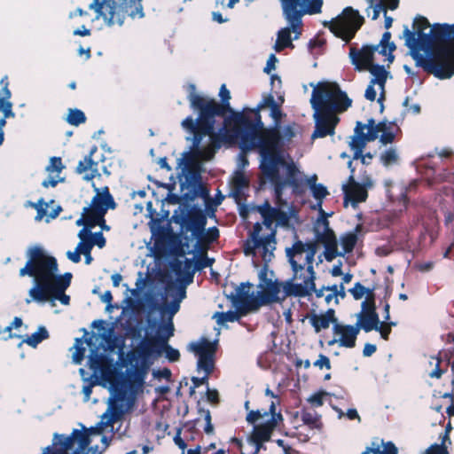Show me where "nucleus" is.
<instances>
[{"mask_svg":"<svg viewBox=\"0 0 454 454\" xmlns=\"http://www.w3.org/2000/svg\"><path fill=\"white\" fill-rule=\"evenodd\" d=\"M187 94L191 108L198 113V119L195 121L189 116L181 122L182 128L192 135L187 137L192 142L189 150L177 159V178L181 186L189 187L199 182L203 165L214 159L221 145L238 143L243 152L259 150L262 171L275 184L280 204L281 192L286 184L299 192V183L303 177L291 157L281 149L295 137L294 124L280 130L278 127L266 129L257 111L229 109L223 127L215 131V118L222 114V106L215 98L198 92L192 83L187 85ZM257 211L262 223L254 224L244 252L247 255H259L268 263L274 258L276 228L293 227L299 219L294 209L286 212L281 206L273 208L268 202L259 206Z\"/></svg>","mask_w":454,"mask_h":454,"instance_id":"nucleus-1","label":"nucleus"},{"mask_svg":"<svg viewBox=\"0 0 454 454\" xmlns=\"http://www.w3.org/2000/svg\"><path fill=\"white\" fill-rule=\"evenodd\" d=\"M417 67L440 80L454 76V24L430 25L424 17L403 27V36Z\"/></svg>","mask_w":454,"mask_h":454,"instance_id":"nucleus-2","label":"nucleus"},{"mask_svg":"<svg viewBox=\"0 0 454 454\" xmlns=\"http://www.w3.org/2000/svg\"><path fill=\"white\" fill-rule=\"evenodd\" d=\"M26 254L27 260L20 270V276H29L34 280L26 302H49L55 306L58 301L62 305H68L70 297L65 292L70 286L72 274H59L56 259L39 246L28 248Z\"/></svg>","mask_w":454,"mask_h":454,"instance_id":"nucleus-3","label":"nucleus"},{"mask_svg":"<svg viewBox=\"0 0 454 454\" xmlns=\"http://www.w3.org/2000/svg\"><path fill=\"white\" fill-rule=\"evenodd\" d=\"M310 86L313 90L309 102L314 110L313 118L316 124L311 137L315 139L327 135L332 136L339 122L337 114L346 111L351 106L352 100L336 82H311Z\"/></svg>","mask_w":454,"mask_h":454,"instance_id":"nucleus-4","label":"nucleus"},{"mask_svg":"<svg viewBox=\"0 0 454 454\" xmlns=\"http://www.w3.org/2000/svg\"><path fill=\"white\" fill-rule=\"evenodd\" d=\"M391 34L387 31L382 35L377 45H364L360 49L350 47L348 57L355 70L358 72L369 71L372 74L373 69H385L380 62L391 64L395 57V44L390 41Z\"/></svg>","mask_w":454,"mask_h":454,"instance_id":"nucleus-5","label":"nucleus"},{"mask_svg":"<svg viewBox=\"0 0 454 454\" xmlns=\"http://www.w3.org/2000/svg\"><path fill=\"white\" fill-rule=\"evenodd\" d=\"M317 247L312 243L296 241L291 247L286 248V257L293 271L294 282L301 287L307 286L306 294L309 295L315 289L316 273L313 267Z\"/></svg>","mask_w":454,"mask_h":454,"instance_id":"nucleus-6","label":"nucleus"},{"mask_svg":"<svg viewBox=\"0 0 454 454\" xmlns=\"http://www.w3.org/2000/svg\"><path fill=\"white\" fill-rule=\"evenodd\" d=\"M284 16L290 27L282 28L275 43L277 51L292 46L291 33L294 34V39H297L300 32L298 27L304 14H316L321 12L323 0H280Z\"/></svg>","mask_w":454,"mask_h":454,"instance_id":"nucleus-7","label":"nucleus"},{"mask_svg":"<svg viewBox=\"0 0 454 454\" xmlns=\"http://www.w3.org/2000/svg\"><path fill=\"white\" fill-rule=\"evenodd\" d=\"M89 8L108 27L121 26L127 16L143 18L141 0H92Z\"/></svg>","mask_w":454,"mask_h":454,"instance_id":"nucleus-8","label":"nucleus"},{"mask_svg":"<svg viewBox=\"0 0 454 454\" xmlns=\"http://www.w3.org/2000/svg\"><path fill=\"white\" fill-rule=\"evenodd\" d=\"M172 219L174 223L180 225L182 231L191 232L192 239L196 240L194 245L196 249L200 243L211 242L219 236L216 228L205 230L207 219L200 208L180 206L175 210Z\"/></svg>","mask_w":454,"mask_h":454,"instance_id":"nucleus-9","label":"nucleus"},{"mask_svg":"<svg viewBox=\"0 0 454 454\" xmlns=\"http://www.w3.org/2000/svg\"><path fill=\"white\" fill-rule=\"evenodd\" d=\"M272 277V271H269L267 267H264L259 272L257 291L261 306L283 301L287 296L303 297L308 295L306 294L307 286L301 287L298 286V282H294V279L278 283L273 280Z\"/></svg>","mask_w":454,"mask_h":454,"instance_id":"nucleus-10","label":"nucleus"},{"mask_svg":"<svg viewBox=\"0 0 454 454\" xmlns=\"http://www.w3.org/2000/svg\"><path fill=\"white\" fill-rule=\"evenodd\" d=\"M95 195L88 207L83 208L82 216L76 220V225L81 226L86 223L89 226L99 225L103 230H109L105 224L104 216L108 209H114L116 206L113 196L110 194L108 187H96L92 183Z\"/></svg>","mask_w":454,"mask_h":454,"instance_id":"nucleus-11","label":"nucleus"},{"mask_svg":"<svg viewBox=\"0 0 454 454\" xmlns=\"http://www.w3.org/2000/svg\"><path fill=\"white\" fill-rule=\"evenodd\" d=\"M152 364L150 354L145 348L128 355L123 387L132 394L141 391Z\"/></svg>","mask_w":454,"mask_h":454,"instance_id":"nucleus-12","label":"nucleus"},{"mask_svg":"<svg viewBox=\"0 0 454 454\" xmlns=\"http://www.w3.org/2000/svg\"><path fill=\"white\" fill-rule=\"evenodd\" d=\"M185 296L186 290L184 286H168L162 304L152 309V311L158 310L162 317H168V320L161 324L158 328L159 337L164 344L174 334V324L172 318L178 312L180 303Z\"/></svg>","mask_w":454,"mask_h":454,"instance_id":"nucleus-13","label":"nucleus"},{"mask_svg":"<svg viewBox=\"0 0 454 454\" xmlns=\"http://www.w3.org/2000/svg\"><path fill=\"white\" fill-rule=\"evenodd\" d=\"M81 427V430L74 429L70 435L54 434L51 454H67L70 450L71 454H101L98 445L89 447L90 439L84 427Z\"/></svg>","mask_w":454,"mask_h":454,"instance_id":"nucleus-14","label":"nucleus"},{"mask_svg":"<svg viewBox=\"0 0 454 454\" xmlns=\"http://www.w3.org/2000/svg\"><path fill=\"white\" fill-rule=\"evenodd\" d=\"M216 345L217 341L212 342L206 338H200L199 340L192 342L189 345V350L194 353L198 357L197 371L199 372H203L205 374L202 378H192L194 387H199L205 384L207 380L208 374L213 371Z\"/></svg>","mask_w":454,"mask_h":454,"instance_id":"nucleus-15","label":"nucleus"},{"mask_svg":"<svg viewBox=\"0 0 454 454\" xmlns=\"http://www.w3.org/2000/svg\"><path fill=\"white\" fill-rule=\"evenodd\" d=\"M88 364L90 372L84 368L79 370L82 380L89 383L82 387L85 401L90 399L92 386L105 385L111 379L109 367L105 364L103 358L98 356L92 349L89 356Z\"/></svg>","mask_w":454,"mask_h":454,"instance_id":"nucleus-16","label":"nucleus"},{"mask_svg":"<svg viewBox=\"0 0 454 454\" xmlns=\"http://www.w3.org/2000/svg\"><path fill=\"white\" fill-rule=\"evenodd\" d=\"M363 22L364 18L358 11L347 7L336 18L325 22V26L328 27L334 35L348 42L354 37Z\"/></svg>","mask_w":454,"mask_h":454,"instance_id":"nucleus-17","label":"nucleus"},{"mask_svg":"<svg viewBox=\"0 0 454 454\" xmlns=\"http://www.w3.org/2000/svg\"><path fill=\"white\" fill-rule=\"evenodd\" d=\"M122 415L123 412L121 409H119L114 403H110L106 411L102 414L100 421L95 427L90 428L84 427V431L90 443L94 437L101 436L102 447L99 448L101 452L106 450L110 443V440L106 434H112L114 432V424L121 419Z\"/></svg>","mask_w":454,"mask_h":454,"instance_id":"nucleus-18","label":"nucleus"},{"mask_svg":"<svg viewBox=\"0 0 454 454\" xmlns=\"http://www.w3.org/2000/svg\"><path fill=\"white\" fill-rule=\"evenodd\" d=\"M372 186L373 182L370 176H365L360 183H357L354 180L353 175H351L348 184L342 185L345 194V207L351 205L353 207H356L358 203L365 201L368 196L367 190Z\"/></svg>","mask_w":454,"mask_h":454,"instance_id":"nucleus-19","label":"nucleus"},{"mask_svg":"<svg viewBox=\"0 0 454 454\" xmlns=\"http://www.w3.org/2000/svg\"><path fill=\"white\" fill-rule=\"evenodd\" d=\"M231 298L236 309L241 311L257 309L260 306V299L257 289L254 290L250 284H241L231 293Z\"/></svg>","mask_w":454,"mask_h":454,"instance_id":"nucleus-20","label":"nucleus"},{"mask_svg":"<svg viewBox=\"0 0 454 454\" xmlns=\"http://www.w3.org/2000/svg\"><path fill=\"white\" fill-rule=\"evenodd\" d=\"M319 215L314 223V232L317 239L321 242L325 247V252L327 249H332L335 245V234L329 227L328 217L332 215V213L327 214L323 208L318 210Z\"/></svg>","mask_w":454,"mask_h":454,"instance_id":"nucleus-21","label":"nucleus"},{"mask_svg":"<svg viewBox=\"0 0 454 454\" xmlns=\"http://www.w3.org/2000/svg\"><path fill=\"white\" fill-rule=\"evenodd\" d=\"M333 339L329 341V345L338 344L340 347L352 348L356 346L359 327L356 325L334 324L333 327Z\"/></svg>","mask_w":454,"mask_h":454,"instance_id":"nucleus-22","label":"nucleus"},{"mask_svg":"<svg viewBox=\"0 0 454 454\" xmlns=\"http://www.w3.org/2000/svg\"><path fill=\"white\" fill-rule=\"evenodd\" d=\"M365 124L369 133H376L377 139L379 138L380 142L384 145L391 144L399 130L395 121H388L387 120L376 123L375 121L371 118Z\"/></svg>","mask_w":454,"mask_h":454,"instance_id":"nucleus-23","label":"nucleus"},{"mask_svg":"<svg viewBox=\"0 0 454 454\" xmlns=\"http://www.w3.org/2000/svg\"><path fill=\"white\" fill-rule=\"evenodd\" d=\"M356 326L359 327L366 333L374 330L379 322V315L376 312L374 301H363L361 304V311L356 314Z\"/></svg>","mask_w":454,"mask_h":454,"instance_id":"nucleus-24","label":"nucleus"},{"mask_svg":"<svg viewBox=\"0 0 454 454\" xmlns=\"http://www.w3.org/2000/svg\"><path fill=\"white\" fill-rule=\"evenodd\" d=\"M377 139L376 133H369L365 123L357 121L355 133L349 137L348 145L354 153V159H358L368 142Z\"/></svg>","mask_w":454,"mask_h":454,"instance_id":"nucleus-25","label":"nucleus"},{"mask_svg":"<svg viewBox=\"0 0 454 454\" xmlns=\"http://www.w3.org/2000/svg\"><path fill=\"white\" fill-rule=\"evenodd\" d=\"M372 78L370 82V84L367 86L364 93V97L366 99L370 101H373L376 98L377 92L374 89V86L377 85L378 89L380 90V97L378 98V102L380 104V112L383 111V99H384V92H385V83L389 77V73L386 69H373L372 71Z\"/></svg>","mask_w":454,"mask_h":454,"instance_id":"nucleus-26","label":"nucleus"},{"mask_svg":"<svg viewBox=\"0 0 454 454\" xmlns=\"http://www.w3.org/2000/svg\"><path fill=\"white\" fill-rule=\"evenodd\" d=\"M357 241V237L354 232H348L341 236L340 239V248H339L337 239L335 238V245L332 249H327L325 252V257L328 261H332L334 257L338 255H344L347 253H349L353 250L356 243Z\"/></svg>","mask_w":454,"mask_h":454,"instance_id":"nucleus-27","label":"nucleus"},{"mask_svg":"<svg viewBox=\"0 0 454 454\" xmlns=\"http://www.w3.org/2000/svg\"><path fill=\"white\" fill-rule=\"evenodd\" d=\"M96 152H98V148L94 146L89 155L85 156L77 165V172L82 174L86 180H92L96 176H100L98 167V163L92 159Z\"/></svg>","mask_w":454,"mask_h":454,"instance_id":"nucleus-28","label":"nucleus"},{"mask_svg":"<svg viewBox=\"0 0 454 454\" xmlns=\"http://www.w3.org/2000/svg\"><path fill=\"white\" fill-rule=\"evenodd\" d=\"M317 297H324L327 304H338L340 299L346 296L343 284L323 286L319 289H314Z\"/></svg>","mask_w":454,"mask_h":454,"instance_id":"nucleus-29","label":"nucleus"},{"mask_svg":"<svg viewBox=\"0 0 454 454\" xmlns=\"http://www.w3.org/2000/svg\"><path fill=\"white\" fill-rule=\"evenodd\" d=\"M317 176L315 174L310 176L304 177L305 184L308 185L313 197L317 200V204L313 206V208L319 210L322 208L323 200L328 195L329 192L326 187L322 184L317 183Z\"/></svg>","mask_w":454,"mask_h":454,"instance_id":"nucleus-30","label":"nucleus"},{"mask_svg":"<svg viewBox=\"0 0 454 454\" xmlns=\"http://www.w3.org/2000/svg\"><path fill=\"white\" fill-rule=\"evenodd\" d=\"M82 225L83 228L78 232L79 242L84 241V245L90 244V248L94 246H98L99 248L105 247L106 239L101 231L92 233L91 229L94 226H89L86 223H82Z\"/></svg>","mask_w":454,"mask_h":454,"instance_id":"nucleus-31","label":"nucleus"},{"mask_svg":"<svg viewBox=\"0 0 454 454\" xmlns=\"http://www.w3.org/2000/svg\"><path fill=\"white\" fill-rule=\"evenodd\" d=\"M32 206L37 210L35 220L41 221L44 219L47 223L57 217L61 210L60 207H53V201H51L49 204L44 202L42 199L36 203L32 204Z\"/></svg>","mask_w":454,"mask_h":454,"instance_id":"nucleus-32","label":"nucleus"},{"mask_svg":"<svg viewBox=\"0 0 454 454\" xmlns=\"http://www.w3.org/2000/svg\"><path fill=\"white\" fill-rule=\"evenodd\" d=\"M4 98H0V145L4 141V132L3 128L5 125V119L9 117H14V113L12 112V104L10 102L9 98H11V92L8 88H4Z\"/></svg>","mask_w":454,"mask_h":454,"instance_id":"nucleus-33","label":"nucleus"},{"mask_svg":"<svg viewBox=\"0 0 454 454\" xmlns=\"http://www.w3.org/2000/svg\"><path fill=\"white\" fill-rule=\"evenodd\" d=\"M309 322L317 333L329 328L332 323L336 322L334 310L330 309L323 314H314L309 317Z\"/></svg>","mask_w":454,"mask_h":454,"instance_id":"nucleus-34","label":"nucleus"},{"mask_svg":"<svg viewBox=\"0 0 454 454\" xmlns=\"http://www.w3.org/2000/svg\"><path fill=\"white\" fill-rule=\"evenodd\" d=\"M98 338L96 336H90L89 339H86L85 340L82 339H76L74 347L72 348V359L74 364H81L85 353V347L84 344H86L88 347H90L92 344H94L93 340H97Z\"/></svg>","mask_w":454,"mask_h":454,"instance_id":"nucleus-35","label":"nucleus"},{"mask_svg":"<svg viewBox=\"0 0 454 454\" xmlns=\"http://www.w3.org/2000/svg\"><path fill=\"white\" fill-rule=\"evenodd\" d=\"M366 450L373 454H397V448L390 442H372L370 446L366 447Z\"/></svg>","mask_w":454,"mask_h":454,"instance_id":"nucleus-36","label":"nucleus"},{"mask_svg":"<svg viewBox=\"0 0 454 454\" xmlns=\"http://www.w3.org/2000/svg\"><path fill=\"white\" fill-rule=\"evenodd\" d=\"M349 292L355 300H361L362 298H364L365 300L364 301H374L373 290L366 288L358 282L354 285L353 288H351Z\"/></svg>","mask_w":454,"mask_h":454,"instance_id":"nucleus-37","label":"nucleus"},{"mask_svg":"<svg viewBox=\"0 0 454 454\" xmlns=\"http://www.w3.org/2000/svg\"><path fill=\"white\" fill-rule=\"evenodd\" d=\"M232 193L234 196H239L242 190L247 186L248 180L241 170H237L231 177Z\"/></svg>","mask_w":454,"mask_h":454,"instance_id":"nucleus-38","label":"nucleus"},{"mask_svg":"<svg viewBox=\"0 0 454 454\" xmlns=\"http://www.w3.org/2000/svg\"><path fill=\"white\" fill-rule=\"evenodd\" d=\"M48 337L49 333L47 329L44 326H39L30 336H27V338L23 340V342L30 347L35 348L40 342L48 339Z\"/></svg>","mask_w":454,"mask_h":454,"instance_id":"nucleus-39","label":"nucleus"},{"mask_svg":"<svg viewBox=\"0 0 454 454\" xmlns=\"http://www.w3.org/2000/svg\"><path fill=\"white\" fill-rule=\"evenodd\" d=\"M380 4H375V2L372 5L369 4V7L372 9V12H368V15L372 17V20H377L381 12L386 13L385 4H388L389 8L394 10L397 6L398 0H388L386 2H382L380 0Z\"/></svg>","mask_w":454,"mask_h":454,"instance_id":"nucleus-40","label":"nucleus"},{"mask_svg":"<svg viewBox=\"0 0 454 454\" xmlns=\"http://www.w3.org/2000/svg\"><path fill=\"white\" fill-rule=\"evenodd\" d=\"M301 420L310 428H320L321 427V420L320 415L316 412H312L308 410H303L301 413Z\"/></svg>","mask_w":454,"mask_h":454,"instance_id":"nucleus-41","label":"nucleus"},{"mask_svg":"<svg viewBox=\"0 0 454 454\" xmlns=\"http://www.w3.org/2000/svg\"><path fill=\"white\" fill-rule=\"evenodd\" d=\"M66 121L74 126H78L82 123H84L86 121V116L84 113L77 108H70L66 116Z\"/></svg>","mask_w":454,"mask_h":454,"instance_id":"nucleus-42","label":"nucleus"},{"mask_svg":"<svg viewBox=\"0 0 454 454\" xmlns=\"http://www.w3.org/2000/svg\"><path fill=\"white\" fill-rule=\"evenodd\" d=\"M213 318L215 319L218 325H223L227 322H235L239 320V315L238 312L231 310L227 312H215Z\"/></svg>","mask_w":454,"mask_h":454,"instance_id":"nucleus-43","label":"nucleus"},{"mask_svg":"<svg viewBox=\"0 0 454 454\" xmlns=\"http://www.w3.org/2000/svg\"><path fill=\"white\" fill-rule=\"evenodd\" d=\"M279 104H278L274 98V97L271 94L266 95L262 98V99L260 101V103L257 105L256 108H248L244 107L241 112H244L246 110H255L258 112V114L260 115V111L264 108H269L270 110L272 109L274 106H278Z\"/></svg>","mask_w":454,"mask_h":454,"instance_id":"nucleus-44","label":"nucleus"},{"mask_svg":"<svg viewBox=\"0 0 454 454\" xmlns=\"http://www.w3.org/2000/svg\"><path fill=\"white\" fill-rule=\"evenodd\" d=\"M329 394L325 391H318L313 393L307 398V402L314 408L320 407L324 404L325 399Z\"/></svg>","mask_w":454,"mask_h":454,"instance_id":"nucleus-45","label":"nucleus"},{"mask_svg":"<svg viewBox=\"0 0 454 454\" xmlns=\"http://www.w3.org/2000/svg\"><path fill=\"white\" fill-rule=\"evenodd\" d=\"M441 359L436 356H430L428 365L433 367V370L428 372L430 378L440 379L443 374V371L439 368Z\"/></svg>","mask_w":454,"mask_h":454,"instance_id":"nucleus-46","label":"nucleus"},{"mask_svg":"<svg viewBox=\"0 0 454 454\" xmlns=\"http://www.w3.org/2000/svg\"><path fill=\"white\" fill-rule=\"evenodd\" d=\"M380 160L385 166L395 164L397 162L398 153L395 148H389L381 154Z\"/></svg>","mask_w":454,"mask_h":454,"instance_id":"nucleus-47","label":"nucleus"},{"mask_svg":"<svg viewBox=\"0 0 454 454\" xmlns=\"http://www.w3.org/2000/svg\"><path fill=\"white\" fill-rule=\"evenodd\" d=\"M64 168L62 160L59 157H52L50 160L49 165L46 167V171L49 174H59Z\"/></svg>","mask_w":454,"mask_h":454,"instance_id":"nucleus-48","label":"nucleus"},{"mask_svg":"<svg viewBox=\"0 0 454 454\" xmlns=\"http://www.w3.org/2000/svg\"><path fill=\"white\" fill-rule=\"evenodd\" d=\"M422 454H449L448 445L434 443L428 447Z\"/></svg>","mask_w":454,"mask_h":454,"instance_id":"nucleus-49","label":"nucleus"},{"mask_svg":"<svg viewBox=\"0 0 454 454\" xmlns=\"http://www.w3.org/2000/svg\"><path fill=\"white\" fill-rule=\"evenodd\" d=\"M21 325H22L21 318L15 317L9 325H7L4 328V332L7 333L8 334H7V336H3V339L6 340L8 338H12V337L17 336L16 334H12L11 331H12V329H17V328L20 327Z\"/></svg>","mask_w":454,"mask_h":454,"instance_id":"nucleus-50","label":"nucleus"},{"mask_svg":"<svg viewBox=\"0 0 454 454\" xmlns=\"http://www.w3.org/2000/svg\"><path fill=\"white\" fill-rule=\"evenodd\" d=\"M374 330L379 332L380 333V336L384 340H387L388 336L391 333V325H387L386 321H384V322L380 321L377 327Z\"/></svg>","mask_w":454,"mask_h":454,"instance_id":"nucleus-51","label":"nucleus"},{"mask_svg":"<svg viewBox=\"0 0 454 454\" xmlns=\"http://www.w3.org/2000/svg\"><path fill=\"white\" fill-rule=\"evenodd\" d=\"M79 249H82V254H83L85 257V263H91L92 256L90 254V252L92 248H90V244L84 245V241L79 242Z\"/></svg>","mask_w":454,"mask_h":454,"instance_id":"nucleus-52","label":"nucleus"},{"mask_svg":"<svg viewBox=\"0 0 454 454\" xmlns=\"http://www.w3.org/2000/svg\"><path fill=\"white\" fill-rule=\"evenodd\" d=\"M62 179L59 177V174H49V176L43 181V187H54Z\"/></svg>","mask_w":454,"mask_h":454,"instance_id":"nucleus-53","label":"nucleus"},{"mask_svg":"<svg viewBox=\"0 0 454 454\" xmlns=\"http://www.w3.org/2000/svg\"><path fill=\"white\" fill-rule=\"evenodd\" d=\"M164 349H165L166 356L168 360L176 361L179 359L180 353L177 349H175L167 344L164 346Z\"/></svg>","mask_w":454,"mask_h":454,"instance_id":"nucleus-54","label":"nucleus"},{"mask_svg":"<svg viewBox=\"0 0 454 454\" xmlns=\"http://www.w3.org/2000/svg\"><path fill=\"white\" fill-rule=\"evenodd\" d=\"M82 249H79V243L74 251H67V257L73 262H79L81 261Z\"/></svg>","mask_w":454,"mask_h":454,"instance_id":"nucleus-55","label":"nucleus"},{"mask_svg":"<svg viewBox=\"0 0 454 454\" xmlns=\"http://www.w3.org/2000/svg\"><path fill=\"white\" fill-rule=\"evenodd\" d=\"M314 365L320 369H330L331 367L329 358L324 355H320L318 356V359L314 363Z\"/></svg>","mask_w":454,"mask_h":454,"instance_id":"nucleus-56","label":"nucleus"},{"mask_svg":"<svg viewBox=\"0 0 454 454\" xmlns=\"http://www.w3.org/2000/svg\"><path fill=\"white\" fill-rule=\"evenodd\" d=\"M278 62V59L274 54H270L268 58L266 67H264V71L270 74L272 70L276 68V63Z\"/></svg>","mask_w":454,"mask_h":454,"instance_id":"nucleus-57","label":"nucleus"},{"mask_svg":"<svg viewBox=\"0 0 454 454\" xmlns=\"http://www.w3.org/2000/svg\"><path fill=\"white\" fill-rule=\"evenodd\" d=\"M270 117L274 120L275 121V127H278V122L282 117V113L279 109V106H274L272 109L270 110Z\"/></svg>","mask_w":454,"mask_h":454,"instance_id":"nucleus-58","label":"nucleus"},{"mask_svg":"<svg viewBox=\"0 0 454 454\" xmlns=\"http://www.w3.org/2000/svg\"><path fill=\"white\" fill-rule=\"evenodd\" d=\"M219 97L223 103H229V100L231 99V93L225 84H222L220 87Z\"/></svg>","mask_w":454,"mask_h":454,"instance_id":"nucleus-59","label":"nucleus"},{"mask_svg":"<svg viewBox=\"0 0 454 454\" xmlns=\"http://www.w3.org/2000/svg\"><path fill=\"white\" fill-rule=\"evenodd\" d=\"M450 430H451V426L449 423L446 427L444 434L441 436V443H442L444 445H448V446L451 444V440L450 438Z\"/></svg>","mask_w":454,"mask_h":454,"instance_id":"nucleus-60","label":"nucleus"},{"mask_svg":"<svg viewBox=\"0 0 454 454\" xmlns=\"http://www.w3.org/2000/svg\"><path fill=\"white\" fill-rule=\"evenodd\" d=\"M345 417L349 420H357L358 422L361 421V417L356 409H348L345 413Z\"/></svg>","mask_w":454,"mask_h":454,"instance_id":"nucleus-61","label":"nucleus"},{"mask_svg":"<svg viewBox=\"0 0 454 454\" xmlns=\"http://www.w3.org/2000/svg\"><path fill=\"white\" fill-rule=\"evenodd\" d=\"M376 351L374 344L366 343L364 347L363 355L364 356H371Z\"/></svg>","mask_w":454,"mask_h":454,"instance_id":"nucleus-62","label":"nucleus"},{"mask_svg":"<svg viewBox=\"0 0 454 454\" xmlns=\"http://www.w3.org/2000/svg\"><path fill=\"white\" fill-rule=\"evenodd\" d=\"M207 398L210 403H216L218 401V392L215 389L207 388Z\"/></svg>","mask_w":454,"mask_h":454,"instance_id":"nucleus-63","label":"nucleus"},{"mask_svg":"<svg viewBox=\"0 0 454 454\" xmlns=\"http://www.w3.org/2000/svg\"><path fill=\"white\" fill-rule=\"evenodd\" d=\"M73 33L74 35L88 36L90 35V30L86 28L85 26H81L80 27L74 29Z\"/></svg>","mask_w":454,"mask_h":454,"instance_id":"nucleus-64","label":"nucleus"}]
</instances>
